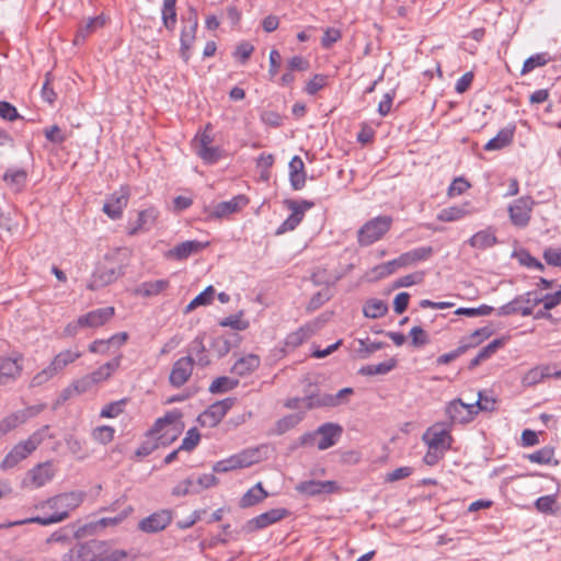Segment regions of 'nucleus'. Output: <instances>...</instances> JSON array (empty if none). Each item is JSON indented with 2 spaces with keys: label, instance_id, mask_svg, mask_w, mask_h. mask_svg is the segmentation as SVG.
<instances>
[{
  "label": "nucleus",
  "instance_id": "f257e3e1",
  "mask_svg": "<svg viewBox=\"0 0 561 561\" xmlns=\"http://www.w3.org/2000/svg\"><path fill=\"white\" fill-rule=\"evenodd\" d=\"M85 497V493L82 491H71L58 494L46 501H43L36 505L37 510H49L53 513L48 516H36L26 518L23 520H16L11 525H24V524H39V525H51L60 523L69 517L71 511L79 507Z\"/></svg>",
  "mask_w": 561,
  "mask_h": 561
},
{
  "label": "nucleus",
  "instance_id": "f03ea898",
  "mask_svg": "<svg viewBox=\"0 0 561 561\" xmlns=\"http://www.w3.org/2000/svg\"><path fill=\"white\" fill-rule=\"evenodd\" d=\"M48 430L49 426L45 425L34 432L26 440L20 442L13 446L1 461L0 468L2 470H9L26 459L42 444Z\"/></svg>",
  "mask_w": 561,
  "mask_h": 561
},
{
  "label": "nucleus",
  "instance_id": "7ed1b4c3",
  "mask_svg": "<svg viewBox=\"0 0 561 561\" xmlns=\"http://www.w3.org/2000/svg\"><path fill=\"white\" fill-rule=\"evenodd\" d=\"M175 419L173 415H165L163 419L157 420L154 423V426L150 430L149 436L136 450L137 457H146L150 455L153 450H156L160 443L159 440L162 439V437L168 434L169 432H175L176 428H171L173 425ZM162 445L165 444V442H161Z\"/></svg>",
  "mask_w": 561,
  "mask_h": 561
},
{
  "label": "nucleus",
  "instance_id": "20e7f679",
  "mask_svg": "<svg viewBox=\"0 0 561 561\" xmlns=\"http://www.w3.org/2000/svg\"><path fill=\"white\" fill-rule=\"evenodd\" d=\"M390 216H378L368 220L357 232V241L360 247H368L380 240L391 228Z\"/></svg>",
  "mask_w": 561,
  "mask_h": 561
},
{
  "label": "nucleus",
  "instance_id": "39448f33",
  "mask_svg": "<svg viewBox=\"0 0 561 561\" xmlns=\"http://www.w3.org/2000/svg\"><path fill=\"white\" fill-rule=\"evenodd\" d=\"M354 392L353 388H343L339 390L335 394L331 393H322L317 396H309L302 400L295 399L293 402L290 401L287 405L289 408H299L297 403L299 401L302 402V405L308 409L319 408V407H339L347 403L350 396Z\"/></svg>",
  "mask_w": 561,
  "mask_h": 561
},
{
  "label": "nucleus",
  "instance_id": "423d86ee",
  "mask_svg": "<svg viewBox=\"0 0 561 561\" xmlns=\"http://www.w3.org/2000/svg\"><path fill=\"white\" fill-rule=\"evenodd\" d=\"M260 461V450L257 448L244 449L227 459L217 461L213 470L215 472H228L236 469L248 468Z\"/></svg>",
  "mask_w": 561,
  "mask_h": 561
},
{
  "label": "nucleus",
  "instance_id": "0eeeda50",
  "mask_svg": "<svg viewBox=\"0 0 561 561\" xmlns=\"http://www.w3.org/2000/svg\"><path fill=\"white\" fill-rule=\"evenodd\" d=\"M103 547L102 540L78 543L62 556V561H100V549Z\"/></svg>",
  "mask_w": 561,
  "mask_h": 561
},
{
  "label": "nucleus",
  "instance_id": "6e6552de",
  "mask_svg": "<svg viewBox=\"0 0 561 561\" xmlns=\"http://www.w3.org/2000/svg\"><path fill=\"white\" fill-rule=\"evenodd\" d=\"M123 274L122 266L115 265L106 259V262L99 265L89 280L87 288L98 290L115 282Z\"/></svg>",
  "mask_w": 561,
  "mask_h": 561
},
{
  "label": "nucleus",
  "instance_id": "1a4fd4ad",
  "mask_svg": "<svg viewBox=\"0 0 561 561\" xmlns=\"http://www.w3.org/2000/svg\"><path fill=\"white\" fill-rule=\"evenodd\" d=\"M198 25L197 13L194 10H190L187 16L183 19V26L181 31L180 42H181V57L185 62L190 59V48L192 47L195 41V34Z\"/></svg>",
  "mask_w": 561,
  "mask_h": 561
},
{
  "label": "nucleus",
  "instance_id": "9d476101",
  "mask_svg": "<svg viewBox=\"0 0 561 561\" xmlns=\"http://www.w3.org/2000/svg\"><path fill=\"white\" fill-rule=\"evenodd\" d=\"M288 209L291 210L290 216L277 228L276 234H283L288 231H293L302 220L305 213L313 207V203L309 201H302L300 203L296 201H286Z\"/></svg>",
  "mask_w": 561,
  "mask_h": 561
},
{
  "label": "nucleus",
  "instance_id": "9b49d317",
  "mask_svg": "<svg viewBox=\"0 0 561 561\" xmlns=\"http://www.w3.org/2000/svg\"><path fill=\"white\" fill-rule=\"evenodd\" d=\"M233 405V399L227 398L211 404L199 416L198 421L203 426L215 427Z\"/></svg>",
  "mask_w": 561,
  "mask_h": 561
},
{
  "label": "nucleus",
  "instance_id": "f8f14e48",
  "mask_svg": "<svg viewBox=\"0 0 561 561\" xmlns=\"http://www.w3.org/2000/svg\"><path fill=\"white\" fill-rule=\"evenodd\" d=\"M534 293L528 291L510 301L508 304L497 309V314L501 317L510 316L519 312L522 316H530L535 305H533Z\"/></svg>",
  "mask_w": 561,
  "mask_h": 561
},
{
  "label": "nucleus",
  "instance_id": "ddd939ff",
  "mask_svg": "<svg viewBox=\"0 0 561 561\" xmlns=\"http://www.w3.org/2000/svg\"><path fill=\"white\" fill-rule=\"evenodd\" d=\"M129 201L128 187L122 186L118 191H115L104 203L103 211L111 219H119L123 215L124 208L127 207Z\"/></svg>",
  "mask_w": 561,
  "mask_h": 561
},
{
  "label": "nucleus",
  "instance_id": "4468645a",
  "mask_svg": "<svg viewBox=\"0 0 561 561\" xmlns=\"http://www.w3.org/2000/svg\"><path fill=\"white\" fill-rule=\"evenodd\" d=\"M194 368V358L191 355L179 358L172 366L169 381L180 388L190 379Z\"/></svg>",
  "mask_w": 561,
  "mask_h": 561
},
{
  "label": "nucleus",
  "instance_id": "2eb2a0df",
  "mask_svg": "<svg viewBox=\"0 0 561 561\" xmlns=\"http://www.w3.org/2000/svg\"><path fill=\"white\" fill-rule=\"evenodd\" d=\"M446 413L453 422L468 423L478 414V409L477 404H467L460 399H455L448 404Z\"/></svg>",
  "mask_w": 561,
  "mask_h": 561
},
{
  "label": "nucleus",
  "instance_id": "dca6fc26",
  "mask_svg": "<svg viewBox=\"0 0 561 561\" xmlns=\"http://www.w3.org/2000/svg\"><path fill=\"white\" fill-rule=\"evenodd\" d=\"M172 520V513L169 510H161L141 519L138 524L140 530L152 534L167 528Z\"/></svg>",
  "mask_w": 561,
  "mask_h": 561
},
{
  "label": "nucleus",
  "instance_id": "f3484780",
  "mask_svg": "<svg viewBox=\"0 0 561 561\" xmlns=\"http://www.w3.org/2000/svg\"><path fill=\"white\" fill-rule=\"evenodd\" d=\"M343 428L335 423H324L317 428L318 442L317 447L325 450L334 446L342 435Z\"/></svg>",
  "mask_w": 561,
  "mask_h": 561
},
{
  "label": "nucleus",
  "instance_id": "a211bd4d",
  "mask_svg": "<svg viewBox=\"0 0 561 561\" xmlns=\"http://www.w3.org/2000/svg\"><path fill=\"white\" fill-rule=\"evenodd\" d=\"M22 356L0 359V386L15 381L22 373Z\"/></svg>",
  "mask_w": 561,
  "mask_h": 561
},
{
  "label": "nucleus",
  "instance_id": "6ab92c4d",
  "mask_svg": "<svg viewBox=\"0 0 561 561\" xmlns=\"http://www.w3.org/2000/svg\"><path fill=\"white\" fill-rule=\"evenodd\" d=\"M531 204L533 202L529 197H522L510 206L508 213L514 225L525 227L528 224L530 219Z\"/></svg>",
  "mask_w": 561,
  "mask_h": 561
},
{
  "label": "nucleus",
  "instance_id": "aec40b11",
  "mask_svg": "<svg viewBox=\"0 0 561 561\" xmlns=\"http://www.w3.org/2000/svg\"><path fill=\"white\" fill-rule=\"evenodd\" d=\"M422 438L427 444L428 448H436V449L445 451L450 446V444H449L450 436H449L448 432L444 428L436 426V425L428 428L423 434Z\"/></svg>",
  "mask_w": 561,
  "mask_h": 561
},
{
  "label": "nucleus",
  "instance_id": "412c9836",
  "mask_svg": "<svg viewBox=\"0 0 561 561\" xmlns=\"http://www.w3.org/2000/svg\"><path fill=\"white\" fill-rule=\"evenodd\" d=\"M287 515V510L285 508H273L265 513L260 514L259 516L250 519L248 522L249 530H257L265 528L276 522H279Z\"/></svg>",
  "mask_w": 561,
  "mask_h": 561
},
{
  "label": "nucleus",
  "instance_id": "4be33fe9",
  "mask_svg": "<svg viewBox=\"0 0 561 561\" xmlns=\"http://www.w3.org/2000/svg\"><path fill=\"white\" fill-rule=\"evenodd\" d=\"M113 307H104L92 310L81 316V323L84 328H99L105 324L114 316Z\"/></svg>",
  "mask_w": 561,
  "mask_h": 561
},
{
  "label": "nucleus",
  "instance_id": "5701e85b",
  "mask_svg": "<svg viewBox=\"0 0 561 561\" xmlns=\"http://www.w3.org/2000/svg\"><path fill=\"white\" fill-rule=\"evenodd\" d=\"M208 245V242H199L196 240L184 241L173 249L169 250L168 256L179 261L187 259L194 253H198Z\"/></svg>",
  "mask_w": 561,
  "mask_h": 561
},
{
  "label": "nucleus",
  "instance_id": "b1692460",
  "mask_svg": "<svg viewBox=\"0 0 561 561\" xmlns=\"http://www.w3.org/2000/svg\"><path fill=\"white\" fill-rule=\"evenodd\" d=\"M55 476L50 462L39 463L28 472L30 483L33 488H41L48 483Z\"/></svg>",
  "mask_w": 561,
  "mask_h": 561
},
{
  "label": "nucleus",
  "instance_id": "393cba45",
  "mask_svg": "<svg viewBox=\"0 0 561 561\" xmlns=\"http://www.w3.org/2000/svg\"><path fill=\"white\" fill-rule=\"evenodd\" d=\"M248 203V198L243 195H238L231 198L230 201H225L218 203L214 210L211 211V216L216 218H221L233 214L245 206Z\"/></svg>",
  "mask_w": 561,
  "mask_h": 561
},
{
  "label": "nucleus",
  "instance_id": "a878e982",
  "mask_svg": "<svg viewBox=\"0 0 561 561\" xmlns=\"http://www.w3.org/2000/svg\"><path fill=\"white\" fill-rule=\"evenodd\" d=\"M158 215L159 211L154 207H149L145 210H141L138 214V219L135 227L130 228L128 233L130 236H135L140 231L150 230L154 226Z\"/></svg>",
  "mask_w": 561,
  "mask_h": 561
},
{
  "label": "nucleus",
  "instance_id": "bb28decb",
  "mask_svg": "<svg viewBox=\"0 0 561 561\" xmlns=\"http://www.w3.org/2000/svg\"><path fill=\"white\" fill-rule=\"evenodd\" d=\"M128 339L127 333L122 332L114 334L107 340H95L89 345V351L91 353H100L107 354L110 352L111 346H122Z\"/></svg>",
  "mask_w": 561,
  "mask_h": 561
},
{
  "label": "nucleus",
  "instance_id": "cd10ccee",
  "mask_svg": "<svg viewBox=\"0 0 561 561\" xmlns=\"http://www.w3.org/2000/svg\"><path fill=\"white\" fill-rule=\"evenodd\" d=\"M335 488V483L333 481H304L299 483L296 489L300 493H305L307 495H317L321 493H331Z\"/></svg>",
  "mask_w": 561,
  "mask_h": 561
},
{
  "label": "nucleus",
  "instance_id": "c85d7f7f",
  "mask_svg": "<svg viewBox=\"0 0 561 561\" xmlns=\"http://www.w3.org/2000/svg\"><path fill=\"white\" fill-rule=\"evenodd\" d=\"M473 213L474 210L470 207V204L465 203L460 206H451L442 209L437 215V219L444 222H451L462 219L463 217L471 215Z\"/></svg>",
  "mask_w": 561,
  "mask_h": 561
},
{
  "label": "nucleus",
  "instance_id": "c756f323",
  "mask_svg": "<svg viewBox=\"0 0 561 561\" xmlns=\"http://www.w3.org/2000/svg\"><path fill=\"white\" fill-rule=\"evenodd\" d=\"M433 252L434 251L432 247H420L405 253H402L399 257L401 261V265L408 267L416 264L417 262L428 260L432 256Z\"/></svg>",
  "mask_w": 561,
  "mask_h": 561
},
{
  "label": "nucleus",
  "instance_id": "7c9ffc66",
  "mask_svg": "<svg viewBox=\"0 0 561 561\" xmlns=\"http://www.w3.org/2000/svg\"><path fill=\"white\" fill-rule=\"evenodd\" d=\"M261 359L257 355L248 354L239 358L231 368V371L240 377L250 375L260 366Z\"/></svg>",
  "mask_w": 561,
  "mask_h": 561
},
{
  "label": "nucleus",
  "instance_id": "2f4dec72",
  "mask_svg": "<svg viewBox=\"0 0 561 561\" xmlns=\"http://www.w3.org/2000/svg\"><path fill=\"white\" fill-rule=\"evenodd\" d=\"M314 334L312 325L307 324L289 333L284 341V350H295Z\"/></svg>",
  "mask_w": 561,
  "mask_h": 561
},
{
  "label": "nucleus",
  "instance_id": "473e14b6",
  "mask_svg": "<svg viewBox=\"0 0 561 561\" xmlns=\"http://www.w3.org/2000/svg\"><path fill=\"white\" fill-rule=\"evenodd\" d=\"M105 22L106 19L103 14L89 19V21L78 30L73 38V44L81 45L90 34L102 27Z\"/></svg>",
  "mask_w": 561,
  "mask_h": 561
},
{
  "label": "nucleus",
  "instance_id": "72a5a7b5",
  "mask_svg": "<svg viewBox=\"0 0 561 561\" xmlns=\"http://www.w3.org/2000/svg\"><path fill=\"white\" fill-rule=\"evenodd\" d=\"M497 239L494 231L491 228H488L474 233L468 240V243L474 249L484 250L493 247Z\"/></svg>",
  "mask_w": 561,
  "mask_h": 561
},
{
  "label": "nucleus",
  "instance_id": "f704fd0d",
  "mask_svg": "<svg viewBox=\"0 0 561 561\" xmlns=\"http://www.w3.org/2000/svg\"><path fill=\"white\" fill-rule=\"evenodd\" d=\"M551 376L550 367L548 365H538L530 368L522 378L524 387H533L541 382L545 378Z\"/></svg>",
  "mask_w": 561,
  "mask_h": 561
},
{
  "label": "nucleus",
  "instance_id": "c9c22d12",
  "mask_svg": "<svg viewBox=\"0 0 561 561\" xmlns=\"http://www.w3.org/2000/svg\"><path fill=\"white\" fill-rule=\"evenodd\" d=\"M122 356L118 355L112 360L105 363L93 373L89 374L95 385L107 380L113 373L119 367Z\"/></svg>",
  "mask_w": 561,
  "mask_h": 561
},
{
  "label": "nucleus",
  "instance_id": "e433bc0d",
  "mask_svg": "<svg viewBox=\"0 0 561 561\" xmlns=\"http://www.w3.org/2000/svg\"><path fill=\"white\" fill-rule=\"evenodd\" d=\"M268 496L267 492L263 489L262 483H256L253 488L248 490L240 500L242 508L251 507Z\"/></svg>",
  "mask_w": 561,
  "mask_h": 561
},
{
  "label": "nucleus",
  "instance_id": "4c0bfd02",
  "mask_svg": "<svg viewBox=\"0 0 561 561\" xmlns=\"http://www.w3.org/2000/svg\"><path fill=\"white\" fill-rule=\"evenodd\" d=\"M513 135V128H503L485 144L484 149L488 151L500 150L512 142Z\"/></svg>",
  "mask_w": 561,
  "mask_h": 561
},
{
  "label": "nucleus",
  "instance_id": "58836bf2",
  "mask_svg": "<svg viewBox=\"0 0 561 561\" xmlns=\"http://www.w3.org/2000/svg\"><path fill=\"white\" fill-rule=\"evenodd\" d=\"M81 352L75 350H64L59 352L53 359L51 364L58 373H61L68 365L75 363L81 357Z\"/></svg>",
  "mask_w": 561,
  "mask_h": 561
},
{
  "label": "nucleus",
  "instance_id": "ea45409f",
  "mask_svg": "<svg viewBox=\"0 0 561 561\" xmlns=\"http://www.w3.org/2000/svg\"><path fill=\"white\" fill-rule=\"evenodd\" d=\"M100 551V561H128L130 558V552L113 548L107 541H104V547Z\"/></svg>",
  "mask_w": 561,
  "mask_h": 561
},
{
  "label": "nucleus",
  "instance_id": "a19ab883",
  "mask_svg": "<svg viewBox=\"0 0 561 561\" xmlns=\"http://www.w3.org/2000/svg\"><path fill=\"white\" fill-rule=\"evenodd\" d=\"M175 3L176 2H163V8L161 10L163 25L170 32L175 30L178 22Z\"/></svg>",
  "mask_w": 561,
  "mask_h": 561
},
{
  "label": "nucleus",
  "instance_id": "79ce46f5",
  "mask_svg": "<svg viewBox=\"0 0 561 561\" xmlns=\"http://www.w3.org/2000/svg\"><path fill=\"white\" fill-rule=\"evenodd\" d=\"M477 345H478L477 341H474V342L460 341V344H459V346L456 350H454V351H451L449 353L440 355L437 358V363L439 365L449 364L450 362L455 360L460 355L466 353L469 348L476 347Z\"/></svg>",
  "mask_w": 561,
  "mask_h": 561
},
{
  "label": "nucleus",
  "instance_id": "37998d69",
  "mask_svg": "<svg viewBox=\"0 0 561 561\" xmlns=\"http://www.w3.org/2000/svg\"><path fill=\"white\" fill-rule=\"evenodd\" d=\"M363 311L365 317L377 319L386 314L388 306L382 300L371 299L365 304Z\"/></svg>",
  "mask_w": 561,
  "mask_h": 561
},
{
  "label": "nucleus",
  "instance_id": "c03bdc74",
  "mask_svg": "<svg viewBox=\"0 0 561 561\" xmlns=\"http://www.w3.org/2000/svg\"><path fill=\"white\" fill-rule=\"evenodd\" d=\"M26 171L23 169H9L4 175V182L14 190H20L26 181Z\"/></svg>",
  "mask_w": 561,
  "mask_h": 561
},
{
  "label": "nucleus",
  "instance_id": "a18cd8bd",
  "mask_svg": "<svg viewBox=\"0 0 561 561\" xmlns=\"http://www.w3.org/2000/svg\"><path fill=\"white\" fill-rule=\"evenodd\" d=\"M169 287V282L165 279H157L151 282H145L140 285L139 293L144 296L150 297L156 296L165 290Z\"/></svg>",
  "mask_w": 561,
  "mask_h": 561
},
{
  "label": "nucleus",
  "instance_id": "49530a36",
  "mask_svg": "<svg viewBox=\"0 0 561 561\" xmlns=\"http://www.w3.org/2000/svg\"><path fill=\"white\" fill-rule=\"evenodd\" d=\"M24 423V414H20L19 411H15L0 421V431L5 436L8 433Z\"/></svg>",
  "mask_w": 561,
  "mask_h": 561
},
{
  "label": "nucleus",
  "instance_id": "de8ad7c7",
  "mask_svg": "<svg viewBox=\"0 0 561 561\" xmlns=\"http://www.w3.org/2000/svg\"><path fill=\"white\" fill-rule=\"evenodd\" d=\"M550 61V57L547 53H540L530 56L524 61L523 68H522V76L533 71L537 67H542L547 65Z\"/></svg>",
  "mask_w": 561,
  "mask_h": 561
},
{
  "label": "nucleus",
  "instance_id": "09e8293b",
  "mask_svg": "<svg viewBox=\"0 0 561 561\" xmlns=\"http://www.w3.org/2000/svg\"><path fill=\"white\" fill-rule=\"evenodd\" d=\"M561 302V286L560 289L554 294H548L546 296H539L537 293H534L533 305L537 306L539 304H543L546 310H551L557 307Z\"/></svg>",
  "mask_w": 561,
  "mask_h": 561
},
{
  "label": "nucleus",
  "instance_id": "8fccbe9b",
  "mask_svg": "<svg viewBox=\"0 0 561 561\" xmlns=\"http://www.w3.org/2000/svg\"><path fill=\"white\" fill-rule=\"evenodd\" d=\"M357 344L358 347H356L355 351L363 359L368 358L373 353L385 346L383 342H368L362 339L357 340Z\"/></svg>",
  "mask_w": 561,
  "mask_h": 561
},
{
  "label": "nucleus",
  "instance_id": "3c124183",
  "mask_svg": "<svg viewBox=\"0 0 561 561\" xmlns=\"http://www.w3.org/2000/svg\"><path fill=\"white\" fill-rule=\"evenodd\" d=\"M237 385L238 380L225 376L218 377L210 383L209 391L211 393H224L232 390Z\"/></svg>",
  "mask_w": 561,
  "mask_h": 561
},
{
  "label": "nucleus",
  "instance_id": "603ef678",
  "mask_svg": "<svg viewBox=\"0 0 561 561\" xmlns=\"http://www.w3.org/2000/svg\"><path fill=\"white\" fill-rule=\"evenodd\" d=\"M59 374L54 365L49 363L47 367L37 373L31 380V387H38L49 381L54 376Z\"/></svg>",
  "mask_w": 561,
  "mask_h": 561
},
{
  "label": "nucleus",
  "instance_id": "864d4df0",
  "mask_svg": "<svg viewBox=\"0 0 561 561\" xmlns=\"http://www.w3.org/2000/svg\"><path fill=\"white\" fill-rule=\"evenodd\" d=\"M554 456V450L550 447H543L530 455L527 458L535 463L549 465Z\"/></svg>",
  "mask_w": 561,
  "mask_h": 561
},
{
  "label": "nucleus",
  "instance_id": "5fc2aeb1",
  "mask_svg": "<svg viewBox=\"0 0 561 561\" xmlns=\"http://www.w3.org/2000/svg\"><path fill=\"white\" fill-rule=\"evenodd\" d=\"M94 386H96V385L93 382L92 378L88 374V375L75 380L72 382V385L68 389H66V392L70 393L73 390L77 393L81 394V393H84V392L91 390Z\"/></svg>",
  "mask_w": 561,
  "mask_h": 561
},
{
  "label": "nucleus",
  "instance_id": "6e6d98bb",
  "mask_svg": "<svg viewBox=\"0 0 561 561\" xmlns=\"http://www.w3.org/2000/svg\"><path fill=\"white\" fill-rule=\"evenodd\" d=\"M196 154L206 163H215L221 157V151L218 147L211 145L197 149Z\"/></svg>",
  "mask_w": 561,
  "mask_h": 561
},
{
  "label": "nucleus",
  "instance_id": "4d7b16f0",
  "mask_svg": "<svg viewBox=\"0 0 561 561\" xmlns=\"http://www.w3.org/2000/svg\"><path fill=\"white\" fill-rule=\"evenodd\" d=\"M115 434V430L107 425L98 426L92 432V437L94 440L101 444H108L113 440Z\"/></svg>",
  "mask_w": 561,
  "mask_h": 561
},
{
  "label": "nucleus",
  "instance_id": "13d9d810",
  "mask_svg": "<svg viewBox=\"0 0 561 561\" xmlns=\"http://www.w3.org/2000/svg\"><path fill=\"white\" fill-rule=\"evenodd\" d=\"M131 512V507H128L126 511H124L122 514L115 517H103L95 522V524L91 525L94 529L96 528H105L107 526H116L119 523H122L127 515Z\"/></svg>",
  "mask_w": 561,
  "mask_h": 561
},
{
  "label": "nucleus",
  "instance_id": "bf43d9fd",
  "mask_svg": "<svg viewBox=\"0 0 561 561\" xmlns=\"http://www.w3.org/2000/svg\"><path fill=\"white\" fill-rule=\"evenodd\" d=\"M201 435L196 428H191L186 432L185 437L182 440L180 449L191 451L193 450L199 443Z\"/></svg>",
  "mask_w": 561,
  "mask_h": 561
},
{
  "label": "nucleus",
  "instance_id": "052dcab7",
  "mask_svg": "<svg viewBox=\"0 0 561 561\" xmlns=\"http://www.w3.org/2000/svg\"><path fill=\"white\" fill-rule=\"evenodd\" d=\"M198 493L195 482L192 479H186L174 486L172 494L176 496Z\"/></svg>",
  "mask_w": 561,
  "mask_h": 561
},
{
  "label": "nucleus",
  "instance_id": "680f3d73",
  "mask_svg": "<svg viewBox=\"0 0 561 561\" xmlns=\"http://www.w3.org/2000/svg\"><path fill=\"white\" fill-rule=\"evenodd\" d=\"M301 417L298 414H289L280 419L276 426H277V433L283 434L290 428L295 427L299 422Z\"/></svg>",
  "mask_w": 561,
  "mask_h": 561
},
{
  "label": "nucleus",
  "instance_id": "e2e57ef3",
  "mask_svg": "<svg viewBox=\"0 0 561 561\" xmlns=\"http://www.w3.org/2000/svg\"><path fill=\"white\" fill-rule=\"evenodd\" d=\"M221 327H230L232 329L242 331L249 327L248 321L241 318V314L229 316L220 321Z\"/></svg>",
  "mask_w": 561,
  "mask_h": 561
},
{
  "label": "nucleus",
  "instance_id": "0e129e2a",
  "mask_svg": "<svg viewBox=\"0 0 561 561\" xmlns=\"http://www.w3.org/2000/svg\"><path fill=\"white\" fill-rule=\"evenodd\" d=\"M424 279V272H414L412 274H408L402 276L397 280L398 287H409L415 284L422 283Z\"/></svg>",
  "mask_w": 561,
  "mask_h": 561
},
{
  "label": "nucleus",
  "instance_id": "69168bd1",
  "mask_svg": "<svg viewBox=\"0 0 561 561\" xmlns=\"http://www.w3.org/2000/svg\"><path fill=\"white\" fill-rule=\"evenodd\" d=\"M543 259L548 265L561 267V249L548 248L543 252Z\"/></svg>",
  "mask_w": 561,
  "mask_h": 561
},
{
  "label": "nucleus",
  "instance_id": "338daca9",
  "mask_svg": "<svg viewBox=\"0 0 561 561\" xmlns=\"http://www.w3.org/2000/svg\"><path fill=\"white\" fill-rule=\"evenodd\" d=\"M410 336L412 340V344L416 347L423 346L428 343L427 334L421 327H413L410 330Z\"/></svg>",
  "mask_w": 561,
  "mask_h": 561
},
{
  "label": "nucleus",
  "instance_id": "774afa93",
  "mask_svg": "<svg viewBox=\"0 0 561 561\" xmlns=\"http://www.w3.org/2000/svg\"><path fill=\"white\" fill-rule=\"evenodd\" d=\"M254 47L249 42H242L240 43L236 50H234V57L240 59L242 64H244L253 53Z\"/></svg>",
  "mask_w": 561,
  "mask_h": 561
}]
</instances>
